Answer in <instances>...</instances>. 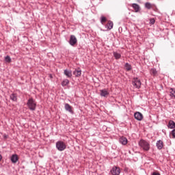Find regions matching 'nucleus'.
<instances>
[{
  "label": "nucleus",
  "instance_id": "f257e3e1",
  "mask_svg": "<svg viewBox=\"0 0 175 175\" xmlns=\"http://www.w3.org/2000/svg\"><path fill=\"white\" fill-rule=\"evenodd\" d=\"M138 144L144 151H149L150 148V142H147L144 139H141L139 142Z\"/></svg>",
  "mask_w": 175,
  "mask_h": 175
},
{
  "label": "nucleus",
  "instance_id": "f03ea898",
  "mask_svg": "<svg viewBox=\"0 0 175 175\" xmlns=\"http://www.w3.org/2000/svg\"><path fill=\"white\" fill-rule=\"evenodd\" d=\"M27 106L31 111H35V110H36V102L33 98L28 99Z\"/></svg>",
  "mask_w": 175,
  "mask_h": 175
},
{
  "label": "nucleus",
  "instance_id": "7ed1b4c3",
  "mask_svg": "<svg viewBox=\"0 0 175 175\" xmlns=\"http://www.w3.org/2000/svg\"><path fill=\"white\" fill-rule=\"evenodd\" d=\"M56 148L58 151H64L66 148V144L62 141H57L56 142Z\"/></svg>",
  "mask_w": 175,
  "mask_h": 175
},
{
  "label": "nucleus",
  "instance_id": "20e7f679",
  "mask_svg": "<svg viewBox=\"0 0 175 175\" xmlns=\"http://www.w3.org/2000/svg\"><path fill=\"white\" fill-rule=\"evenodd\" d=\"M144 6H145L146 9H148V10H150V9H152L154 12H157L158 10L157 5H155V4H152L150 2L145 3Z\"/></svg>",
  "mask_w": 175,
  "mask_h": 175
},
{
  "label": "nucleus",
  "instance_id": "39448f33",
  "mask_svg": "<svg viewBox=\"0 0 175 175\" xmlns=\"http://www.w3.org/2000/svg\"><path fill=\"white\" fill-rule=\"evenodd\" d=\"M132 84L133 87L139 90L142 86V81L137 78H134Z\"/></svg>",
  "mask_w": 175,
  "mask_h": 175
},
{
  "label": "nucleus",
  "instance_id": "423d86ee",
  "mask_svg": "<svg viewBox=\"0 0 175 175\" xmlns=\"http://www.w3.org/2000/svg\"><path fill=\"white\" fill-rule=\"evenodd\" d=\"M110 173L112 175H120V174L121 173V170L120 169V167L113 166L111 169Z\"/></svg>",
  "mask_w": 175,
  "mask_h": 175
},
{
  "label": "nucleus",
  "instance_id": "0eeeda50",
  "mask_svg": "<svg viewBox=\"0 0 175 175\" xmlns=\"http://www.w3.org/2000/svg\"><path fill=\"white\" fill-rule=\"evenodd\" d=\"M68 42L69 44L72 46H74L75 44H77V38H76V36L71 35L70 36V40Z\"/></svg>",
  "mask_w": 175,
  "mask_h": 175
},
{
  "label": "nucleus",
  "instance_id": "6e6552de",
  "mask_svg": "<svg viewBox=\"0 0 175 175\" xmlns=\"http://www.w3.org/2000/svg\"><path fill=\"white\" fill-rule=\"evenodd\" d=\"M64 109L66 111H68V113H70V114H74V111H73V107H72V106H70V105L66 103L64 105Z\"/></svg>",
  "mask_w": 175,
  "mask_h": 175
},
{
  "label": "nucleus",
  "instance_id": "1a4fd4ad",
  "mask_svg": "<svg viewBox=\"0 0 175 175\" xmlns=\"http://www.w3.org/2000/svg\"><path fill=\"white\" fill-rule=\"evenodd\" d=\"M134 118L135 120H137V121H142V120H143V113L140 112H135L134 113Z\"/></svg>",
  "mask_w": 175,
  "mask_h": 175
},
{
  "label": "nucleus",
  "instance_id": "9d476101",
  "mask_svg": "<svg viewBox=\"0 0 175 175\" xmlns=\"http://www.w3.org/2000/svg\"><path fill=\"white\" fill-rule=\"evenodd\" d=\"M109 90L107 89H103L100 90V96H103L104 98H106V96H109Z\"/></svg>",
  "mask_w": 175,
  "mask_h": 175
},
{
  "label": "nucleus",
  "instance_id": "9b49d317",
  "mask_svg": "<svg viewBox=\"0 0 175 175\" xmlns=\"http://www.w3.org/2000/svg\"><path fill=\"white\" fill-rule=\"evenodd\" d=\"M119 142L120 144H122V146H126V144H128V139L122 136L119 139Z\"/></svg>",
  "mask_w": 175,
  "mask_h": 175
},
{
  "label": "nucleus",
  "instance_id": "f8f14e48",
  "mask_svg": "<svg viewBox=\"0 0 175 175\" xmlns=\"http://www.w3.org/2000/svg\"><path fill=\"white\" fill-rule=\"evenodd\" d=\"M157 150H162L163 148V142L161 139L158 140L156 143Z\"/></svg>",
  "mask_w": 175,
  "mask_h": 175
},
{
  "label": "nucleus",
  "instance_id": "ddd939ff",
  "mask_svg": "<svg viewBox=\"0 0 175 175\" xmlns=\"http://www.w3.org/2000/svg\"><path fill=\"white\" fill-rule=\"evenodd\" d=\"M150 75H151V76H153V77H157L158 76V70H157V68H151L150 70Z\"/></svg>",
  "mask_w": 175,
  "mask_h": 175
},
{
  "label": "nucleus",
  "instance_id": "4468645a",
  "mask_svg": "<svg viewBox=\"0 0 175 175\" xmlns=\"http://www.w3.org/2000/svg\"><path fill=\"white\" fill-rule=\"evenodd\" d=\"M11 162L12 163H17V161H18V156L17 154H12L10 158Z\"/></svg>",
  "mask_w": 175,
  "mask_h": 175
},
{
  "label": "nucleus",
  "instance_id": "2eb2a0df",
  "mask_svg": "<svg viewBox=\"0 0 175 175\" xmlns=\"http://www.w3.org/2000/svg\"><path fill=\"white\" fill-rule=\"evenodd\" d=\"M131 8L134 9L135 13L140 12V5H139L137 3H133Z\"/></svg>",
  "mask_w": 175,
  "mask_h": 175
},
{
  "label": "nucleus",
  "instance_id": "dca6fc26",
  "mask_svg": "<svg viewBox=\"0 0 175 175\" xmlns=\"http://www.w3.org/2000/svg\"><path fill=\"white\" fill-rule=\"evenodd\" d=\"M169 92H170V96L172 99H175V88H170Z\"/></svg>",
  "mask_w": 175,
  "mask_h": 175
},
{
  "label": "nucleus",
  "instance_id": "f3484780",
  "mask_svg": "<svg viewBox=\"0 0 175 175\" xmlns=\"http://www.w3.org/2000/svg\"><path fill=\"white\" fill-rule=\"evenodd\" d=\"M73 75H75V77H80L81 76V70L79 69H75L73 71Z\"/></svg>",
  "mask_w": 175,
  "mask_h": 175
},
{
  "label": "nucleus",
  "instance_id": "a211bd4d",
  "mask_svg": "<svg viewBox=\"0 0 175 175\" xmlns=\"http://www.w3.org/2000/svg\"><path fill=\"white\" fill-rule=\"evenodd\" d=\"M10 98L12 102H17V94L16 93H12L10 95Z\"/></svg>",
  "mask_w": 175,
  "mask_h": 175
},
{
  "label": "nucleus",
  "instance_id": "6ab92c4d",
  "mask_svg": "<svg viewBox=\"0 0 175 175\" xmlns=\"http://www.w3.org/2000/svg\"><path fill=\"white\" fill-rule=\"evenodd\" d=\"M114 24L113 23V21H109L107 25H105V27L107 28V29H113Z\"/></svg>",
  "mask_w": 175,
  "mask_h": 175
},
{
  "label": "nucleus",
  "instance_id": "aec40b11",
  "mask_svg": "<svg viewBox=\"0 0 175 175\" xmlns=\"http://www.w3.org/2000/svg\"><path fill=\"white\" fill-rule=\"evenodd\" d=\"M167 127H168L170 129H174V128H175V122H174V121H173V120H170V121H169V123H168V125H167Z\"/></svg>",
  "mask_w": 175,
  "mask_h": 175
},
{
  "label": "nucleus",
  "instance_id": "412c9836",
  "mask_svg": "<svg viewBox=\"0 0 175 175\" xmlns=\"http://www.w3.org/2000/svg\"><path fill=\"white\" fill-rule=\"evenodd\" d=\"M124 68L127 72L132 70V65H131L129 63H126L124 64Z\"/></svg>",
  "mask_w": 175,
  "mask_h": 175
},
{
  "label": "nucleus",
  "instance_id": "4be33fe9",
  "mask_svg": "<svg viewBox=\"0 0 175 175\" xmlns=\"http://www.w3.org/2000/svg\"><path fill=\"white\" fill-rule=\"evenodd\" d=\"M113 57L115 59H120L121 58V53H118L117 52H113Z\"/></svg>",
  "mask_w": 175,
  "mask_h": 175
},
{
  "label": "nucleus",
  "instance_id": "5701e85b",
  "mask_svg": "<svg viewBox=\"0 0 175 175\" xmlns=\"http://www.w3.org/2000/svg\"><path fill=\"white\" fill-rule=\"evenodd\" d=\"M64 75L65 76H67L68 77H72V71L64 70Z\"/></svg>",
  "mask_w": 175,
  "mask_h": 175
},
{
  "label": "nucleus",
  "instance_id": "b1692460",
  "mask_svg": "<svg viewBox=\"0 0 175 175\" xmlns=\"http://www.w3.org/2000/svg\"><path fill=\"white\" fill-rule=\"evenodd\" d=\"M68 84H69V80L68 79H64L62 82V87H66V85H68Z\"/></svg>",
  "mask_w": 175,
  "mask_h": 175
},
{
  "label": "nucleus",
  "instance_id": "393cba45",
  "mask_svg": "<svg viewBox=\"0 0 175 175\" xmlns=\"http://www.w3.org/2000/svg\"><path fill=\"white\" fill-rule=\"evenodd\" d=\"M107 21V18H106V16H102L100 17V23L101 24H105V23H106Z\"/></svg>",
  "mask_w": 175,
  "mask_h": 175
},
{
  "label": "nucleus",
  "instance_id": "a878e982",
  "mask_svg": "<svg viewBox=\"0 0 175 175\" xmlns=\"http://www.w3.org/2000/svg\"><path fill=\"white\" fill-rule=\"evenodd\" d=\"M5 61L6 62H12V58H10V56L7 55V56L5 57Z\"/></svg>",
  "mask_w": 175,
  "mask_h": 175
},
{
  "label": "nucleus",
  "instance_id": "bb28decb",
  "mask_svg": "<svg viewBox=\"0 0 175 175\" xmlns=\"http://www.w3.org/2000/svg\"><path fill=\"white\" fill-rule=\"evenodd\" d=\"M150 21V24H151L152 25H154V24H155V19L154 18H150L149 20Z\"/></svg>",
  "mask_w": 175,
  "mask_h": 175
},
{
  "label": "nucleus",
  "instance_id": "cd10ccee",
  "mask_svg": "<svg viewBox=\"0 0 175 175\" xmlns=\"http://www.w3.org/2000/svg\"><path fill=\"white\" fill-rule=\"evenodd\" d=\"M124 173H129V168L125 167V168L124 169Z\"/></svg>",
  "mask_w": 175,
  "mask_h": 175
},
{
  "label": "nucleus",
  "instance_id": "c85d7f7f",
  "mask_svg": "<svg viewBox=\"0 0 175 175\" xmlns=\"http://www.w3.org/2000/svg\"><path fill=\"white\" fill-rule=\"evenodd\" d=\"M172 136H173V137L174 139L175 138V129L172 131Z\"/></svg>",
  "mask_w": 175,
  "mask_h": 175
},
{
  "label": "nucleus",
  "instance_id": "c756f323",
  "mask_svg": "<svg viewBox=\"0 0 175 175\" xmlns=\"http://www.w3.org/2000/svg\"><path fill=\"white\" fill-rule=\"evenodd\" d=\"M152 175H161V174L159 173V172H153L152 174Z\"/></svg>",
  "mask_w": 175,
  "mask_h": 175
},
{
  "label": "nucleus",
  "instance_id": "7c9ffc66",
  "mask_svg": "<svg viewBox=\"0 0 175 175\" xmlns=\"http://www.w3.org/2000/svg\"><path fill=\"white\" fill-rule=\"evenodd\" d=\"M8 137H9V135H6V134H4L3 135V138L4 139H8Z\"/></svg>",
  "mask_w": 175,
  "mask_h": 175
},
{
  "label": "nucleus",
  "instance_id": "2f4dec72",
  "mask_svg": "<svg viewBox=\"0 0 175 175\" xmlns=\"http://www.w3.org/2000/svg\"><path fill=\"white\" fill-rule=\"evenodd\" d=\"M2 161V154H0V161Z\"/></svg>",
  "mask_w": 175,
  "mask_h": 175
}]
</instances>
